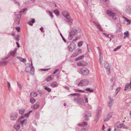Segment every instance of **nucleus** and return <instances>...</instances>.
I'll list each match as a JSON object with an SVG mask.
<instances>
[{
  "label": "nucleus",
  "mask_w": 131,
  "mask_h": 131,
  "mask_svg": "<svg viewBox=\"0 0 131 131\" xmlns=\"http://www.w3.org/2000/svg\"><path fill=\"white\" fill-rule=\"evenodd\" d=\"M70 96H77V98H75L73 99V101L74 102H75L79 104H82V103L84 102L83 100L80 98H79L80 96V95L77 93H75L74 94H70L69 95Z\"/></svg>",
  "instance_id": "obj_1"
},
{
  "label": "nucleus",
  "mask_w": 131,
  "mask_h": 131,
  "mask_svg": "<svg viewBox=\"0 0 131 131\" xmlns=\"http://www.w3.org/2000/svg\"><path fill=\"white\" fill-rule=\"evenodd\" d=\"M89 83V81L86 79H83L81 80L78 84L79 86H83L87 85Z\"/></svg>",
  "instance_id": "obj_2"
},
{
  "label": "nucleus",
  "mask_w": 131,
  "mask_h": 131,
  "mask_svg": "<svg viewBox=\"0 0 131 131\" xmlns=\"http://www.w3.org/2000/svg\"><path fill=\"white\" fill-rule=\"evenodd\" d=\"M77 32V30L76 29H73L71 30L69 33L68 39L70 40H72L73 38L74 35H75Z\"/></svg>",
  "instance_id": "obj_3"
},
{
  "label": "nucleus",
  "mask_w": 131,
  "mask_h": 131,
  "mask_svg": "<svg viewBox=\"0 0 131 131\" xmlns=\"http://www.w3.org/2000/svg\"><path fill=\"white\" fill-rule=\"evenodd\" d=\"M106 14L108 16L112 17V18L114 20L116 19V17H115L116 14L112 11L110 10H106Z\"/></svg>",
  "instance_id": "obj_4"
},
{
  "label": "nucleus",
  "mask_w": 131,
  "mask_h": 131,
  "mask_svg": "<svg viewBox=\"0 0 131 131\" xmlns=\"http://www.w3.org/2000/svg\"><path fill=\"white\" fill-rule=\"evenodd\" d=\"M75 45L74 42H71L68 47V50L70 52L73 51L75 49Z\"/></svg>",
  "instance_id": "obj_5"
},
{
  "label": "nucleus",
  "mask_w": 131,
  "mask_h": 131,
  "mask_svg": "<svg viewBox=\"0 0 131 131\" xmlns=\"http://www.w3.org/2000/svg\"><path fill=\"white\" fill-rule=\"evenodd\" d=\"M82 74L83 75L86 76L88 74L89 71L88 70L85 68H83L81 69Z\"/></svg>",
  "instance_id": "obj_6"
},
{
  "label": "nucleus",
  "mask_w": 131,
  "mask_h": 131,
  "mask_svg": "<svg viewBox=\"0 0 131 131\" xmlns=\"http://www.w3.org/2000/svg\"><path fill=\"white\" fill-rule=\"evenodd\" d=\"M104 67L106 70L107 74L108 75H110L111 73V72L110 71V66L109 65L108 63L107 62H105L104 63Z\"/></svg>",
  "instance_id": "obj_7"
},
{
  "label": "nucleus",
  "mask_w": 131,
  "mask_h": 131,
  "mask_svg": "<svg viewBox=\"0 0 131 131\" xmlns=\"http://www.w3.org/2000/svg\"><path fill=\"white\" fill-rule=\"evenodd\" d=\"M18 114L16 112H14L10 114V118L12 121L16 120Z\"/></svg>",
  "instance_id": "obj_8"
},
{
  "label": "nucleus",
  "mask_w": 131,
  "mask_h": 131,
  "mask_svg": "<svg viewBox=\"0 0 131 131\" xmlns=\"http://www.w3.org/2000/svg\"><path fill=\"white\" fill-rule=\"evenodd\" d=\"M21 15L20 14H17L16 15L15 20L14 23L16 24H19L20 23V20Z\"/></svg>",
  "instance_id": "obj_9"
},
{
  "label": "nucleus",
  "mask_w": 131,
  "mask_h": 131,
  "mask_svg": "<svg viewBox=\"0 0 131 131\" xmlns=\"http://www.w3.org/2000/svg\"><path fill=\"white\" fill-rule=\"evenodd\" d=\"M91 115V113L89 111H86L84 113V117L86 121H88V117H90Z\"/></svg>",
  "instance_id": "obj_10"
},
{
  "label": "nucleus",
  "mask_w": 131,
  "mask_h": 131,
  "mask_svg": "<svg viewBox=\"0 0 131 131\" xmlns=\"http://www.w3.org/2000/svg\"><path fill=\"white\" fill-rule=\"evenodd\" d=\"M82 50L81 49H78L74 52V54L75 55L71 56V57H73L78 56L79 54L81 53Z\"/></svg>",
  "instance_id": "obj_11"
},
{
  "label": "nucleus",
  "mask_w": 131,
  "mask_h": 131,
  "mask_svg": "<svg viewBox=\"0 0 131 131\" xmlns=\"http://www.w3.org/2000/svg\"><path fill=\"white\" fill-rule=\"evenodd\" d=\"M110 96H109L108 97L110 101L107 103L108 106L110 107V108H111V107L114 101V100L113 99L110 98Z\"/></svg>",
  "instance_id": "obj_12"
},
{
  "label": "nucleus",
  "mask_w": 131,
  "mask_h": 131,
  "mask_svg": "<svg viewBox=\"0 0 131 131\" xmlns=\"http://www.w3.org/2000/svg\"><path fill=\"white\" fill-rule=\"evenodd\" d=\"M39 103H37L36 104L32 105L31 106L32 109L35 110L39 107L40 106Z\"/></svg>",
  "instance_id": "obj_13"
},
{
  "label": "nucleus",
  "mask_w": 131,
  "mask_h": 131,
  "mask_svg": "<svg viewBox=\"0 0 131 131\" xmlns=\"http://www.w3.org/2000/svg\"><path fill=\"white\" fill-rule=\"evenodd\" d=\"M83 61H81L80 62H77V64L79 66H85L87 65V63L85 62V64H83Z\"/></svg>",
  "instance_id": "obj_14"
},
{
  "label": "nucleus",
  "mask_w": 131,
  "mask_h": 131,
  "mask_svg": "<svg viewBox=\"0 0 131 131\" xmlns=\"http://www.w3.org/2000/svg\"><path fill=\"white\" fill-rule=\"evenodd\" d=\"M112 117L111 115V114H108L107 116L105 117L104 119V122L107 121L110 119V117Z\"/></svg>",
  "instance_id": "obj_15"
},
{
  "label": "nucleus",
  "mask_w": 131,
  "mask_h": 131,
  "mask_svg": "<svg viewBox=\"0 0 131 131\" xmlns=\"http://www.w3.org/2000/svg\"><path fill=\"white\" fill-rule=\"evenodd\" d=\"M131 10V6H127L126 8L125 11L126 13L129 14L130 13Z\"/></svg>",
  "instance_id": "obj_16"
},
{
  "label": "nucleus",
  "mask_w": 131,
  "mask_h": 131,
  "mask_svg": "<svg viewBox=\"0 0 131 131\" xmlns=\"http://www.w3.org/2000/svg\"><path fill=\"white\" fill-rule=\"evenodd\" d=\"M93 23L95 24L97 27L101 31H102L103 29H102L101 26L100 24L99 23H96L94 21L93 22Z\"/></svg>",
  "instance_id": "obj_17"
},
{
  "label": "nucleus",
  "mask_w": 131,
  "mask_h": 131,
  "mask_svg": "<svg viewBox=\"0 0 131 131\" xmlns=\"http://www.w3.org/2000/svg\"><path fill=\"white\" fill-rule=\"evenodd\" d=\"M31 68L30 69V74L31 75H33L34 74V68L33 67L32 64V61L31 62Z\"/></svg>",
  "instance_id": "obj_18"
},
{
  "label": "nucleus",
  "mask_w": 131,
  "mask_h": 131,
  "mask_svg": "<svg viewBox=\"0 0 131 131\" xmlns=\"http://www.w3.org/2000/svg\"><path fill=\"white\" fill-rule=\"evenodd\" d=\"M62 15L65 17H68L69 15L68 14V12L66 11H63L62 12Z\"/></svg>",
  "instance_id": "obj_19"
},
{
  "label": "nucleus",
  "mask_w": 131,
  "mask_h": 131,
  "mask_svg": "<svg viewBox=\"0 0 131 131\" xmlns=\"http://www.w3.org/2000/svg\"><path fill=\"white\" fill-rule=\"evenodd\" d=\"M14 128L16 130H18L20 127V125L19 124H16L14 125Z\"/></svg>",
  "instance_id": "obj_20"
},
{
  "label": "nucleus",
  "mask_w": 131,
  "mask_h": 131,
  "mask_svg": "<svg viewBox=\"0 0 131 131\" xmlns=\"http://www.w3.org/2000/svg\"><path fill=\"white\" fill-rule=\"evenodd\" d=\"M30 96L33 98L36 96L37 95V93L33 92L30 93Z\"/></svg>",
  "instance_id": "obj_21"
},
{
  "label": "nucleus",
  "mask_w": 131,
  "mask_h": 131,
  "mask_svg": "<svg viewBox=\"0 0 131 131\" xmlns=\"http://www.w3.org/2000/svg\"><path fill=\"white\" fill-rule=\"evenodd\" d=\"M35 22V19H31V21H29L28 23V24L30 26H32L33 24Z\"/></svg>",
  "instance_id": "obj_22"
},
{
  "label": "nucleus",
  "mask_w": 131,
  "mask_h": 131,
  "mask_svg": "<svg viewBox=\"0 0 131 131\" xmlns=\"http://www.w3.org/2000/svg\"><path fill=\"white\" fill-rule=\"evenodd\" d=\"M58 85V84L56 82H53L51 84V86L53 88L56 87Z\"/></svg>",
  "instance_id": "obj_23"
},
{
  "label": "nucleus",
  "mask_w": 131,
  "mask_h": 131,
  "mask_svg": "<svg viewBox=\"0 0 131 131\" xmlns=\"http://www.w3.org/2000/svg\"><path fill=\"white\" fill-rule=\"evenodd\" d=\"M17 58L20 61L23 62H24L26 61V59L22 58L20 57H17Z\"/></svg>",
  "instance_id": "obj_24"
},
{
  "label": "nucleus",
  "mask_w": 131,
  "mask_h": 131,
  "mask_svg": "<svg viewBox=\"0 0 131 131\" xmlns=\"http://www.w3.org/2000/svg\"><path fill=\"white\" fill-rule=\"evenodd\" d=\"M124 39H126L127 38L129 37V34L128 31L125 32L124 33Z\"/></svg>",
  "instance_id": "obj_25"
},
{
  "label": "nucleus",
  "mask_w": 131,
  "mask_h": 131,
  "mask_svg": "<svg viewBox=\"0 0 131 131\" xmlns=\"http://www.w3.org/2000/svg\"><path fill=\"white\" fill-rule=\"evenodd\" d=\"M129 86H130V85L129 83H127L125 85L124 90L125 91H126L127 90Z\"/></svg>",
  "instance_id": "obj_26"
},
{
  "label": "nucleus",
  "mask_w": 131,
  "mask_h": 131,
  "mask_svg": "<svg viewBox=\"0 0 131 131\" xmlns=\"http://www.w3.org/2000/svg\"><path fill=\"white\" fill-rule=\"evenodd\" d=\"M102 3H103L104 5H105L106 6H107V5L108 4V1L107 0H102Z\"/></svg>",
  "instance_id": "obj_27"
},
{
  "label": "nucleus",
  "mask_w": 131,
  "mask_h": 131,
  "mask_svg": "<svg viewBox=\"0 0 131 131\" xmlns=\"http://www.w3.org/2000/svg\"><path fill=\"white\" fill-rule=\"evenodd\" d=\"M54 13L57 16H58L59 15V12L57 9H56L54 10Z\"/></svg>",
  "instance_id": "obj_28"
},
{
  "label": "nucleus",
  "mask_w": 131,
  "mask_h": 131,
  "mask_svg": "<svg viewBox=\"0 0 131 131\" xmlns=\"http://www.w3.org/2000/svg\"><path fill=\"white\" fill-rule=\"evenodd\" d=\"M31 68L30 66H27L26 67L25 69V71L27 72H29Z\"/></svg>",
  "instance_id": "obj_29"
},
{
  "label": "nucleus",
  "mask_w": 131,
  "mask_h": 131,
  "mask_svg": "<svg viewBox=\"0 0 131 131\" xmlns=\"http://www.w3.org/2000/svg\"><path fill=\"white\" fill-rule=\"evenodd\" d=\"M119 125H116L114 126V130L115 131H117L118 130V128H119Z\"/></svg>",
  "instance_id": "obj_30"
},
{
  "label": "nucleus",
  "mask_w": 131,
  "mask_h": 131,
  "mask_svg": "<svg viewBox=\"0 0 131 131\" xmlns=\"http://www.w3.org/2000/svg\"><path fill=\"white\" fill-rule=\"evenodd\" d=\"M52 79L51 76H49L46 79V81H48L51 80Z\"/></svg>",
  "instance_id": "obj_31"
},
{
  "label": "nucleus",
  "mask_w": 131,
  "mask_h": 131,
  "mask_svg": "<svg viewBox=\"0 0 131 131\" xmlns=\"http://www.w3.org/2000/svg\"><path fill=\"white\" fill-rule=\"evenodd\" d=\"M35 99H34L32 97L30 99V103L32 104H33L35 102Z\"/></svg>",
  "instance_id": "obj_32"
},
{
  "label": "nucleus",
  "mask_w": 131,
  "mask_h": 131,
  "mask_svg": "<svg viewBox=\"0 0 131 131\" xmlns=\"http://www.w3.org/2000/svg\"><path fill=\"white\" fill-rule=\"evenodd\" d=\"M84 57V55H83L82 56H81L78 58H77L76 59V60L78 61L79 60L82 59Z\"/></svg>",
  "instance_id": "obj_33"
},
{
  "label": "nucleus",
  "mask_w": 131,
  "mask_h": 131,
  "mask_svg": "<svg viewBox=\"0 0 131 131\" xmlns=\"http://www.w3.org/2000/svg\"><path fill=\"white\" fill-rule=\"evenodd\" d=\"M16 49L15 51H12L10 53V55L12 56L13 57H14L15 53L16 51Z\"/></svg>",
  "instance_id": "obj_34"
},
{
  "label": "nucleus",
  "mask_w": 131,
  "mask_h": 131,
  "mask_svg": "<svg viewBox=\"0 0 131 131\" xmlns=\"http://www.w3.org/2000/svg\"><path fill=\"white\" fill-rule=\"evenodd\" d=\"M45 89L48 92H50L51 91V89L48 87H45Z\"/></svg>",
  "instance_id": "obj_35"
},
{
  "label": "nucleus",
  "mask_w": 131,
  "mask_h": 131,
  "mask_svg": "<svg viewBox=\"0 0 131 131\" xmlns=\"http://www.w3.org/2000/svg\"><path fill=\"white\" fill-rule=\"evenodd\" d=\"M121 87H118L116 89V93L117 94L118 92L120 91L121 89Z\"/></svg>",
  "instance_id": "obj_36"
},
{
  "label": "nucleus",
  "mask_w": 131,
  "mask_h": 131,
  "mask_svg": "<svg viewBox=\"0 0 131 131\" xmlns=\"http://www.w3.org/2000/svg\"><path fill=\"white\" fill-rule=\"evenodd\" d=\"M65 18L67 19L68 21L70 23H72V20L70 19L69 16L68 17H65Z\"/></svg>",
  "instance_id": "obj_37"
},
{
  "label": "nucleus",
  "mask_w": 131,
  "mask_h": 131,
  "mask_svg": "<svg viewBox=\"0 0 131 131\" xmlns=\"http://www.w3.org/2000/svg\"><path fill=\"white\" fill-rule=\"evenodd\" d=\"M119 122H118L117 123V124H119V128H122V127H123V126L124 125V124L122 123V124H119Z\"/></svg>",
  "instance_id": "obj_38"
},
{
  "label": "nucleus",
  "mask_w": 131,
  "mask_h": 131,
  "mask_svg": "<svg viewBox=\"0 0 131 131\" xmlns=\"http://www.w3.org/2000/svg\"><path fill=\"white\" fill-rule=\"evenodd\" d=\"M85 90L87 91H89L91 92H93V89H91L90 88H88L85 89Z\"/></svg>",
  "instance_id": "obj_39"
},
{
  "label": "nucleus",
  "mask_w": 131,
  "mask_h": 131,
  "mask_svg": "<svg viewBox=\"0 0 131 131\" xmlns=\"http://www.w3.org/2000/svg\"><path fill=\"white\" fill-rule=\"evenodd\" d=\"M121 47V45H120V46H118L115 49H114L113 51H116V50H118V49H120Z\"/></svg>",
  "instance_id": "obj_40"
},
{
  "label": "nucleus",
  "mask_w": 131,
  "mask_h": 131,
  "mask_svg": "<svg viewBox=\"0 0 131 131\" xmlns=\"http://www.w3.org/2000/svg\"><path fill=\"white\" fill-rule=\"evenodd\" d=\"M7 63H8V61H2L0 62V64H1L2 65L5 64Z\"/></svg>",
  "instance_id": "obj_41"
},
{
  "label": "nucleus",
  "mask_w": 131,
  "mask_h": 131,
  "mask_svg": "<svg viewBox=\"0 0 131 131\" xmlns=\"http://www.w3.org/2000/svg\"><path fill=\"white\" fill-rule=\"evenodd\" d=\"M99 114L97 113V114L96 115V116L95 117V121H96V122H97L98 121L99 119Z\"/></svg>",
  "instance_id": "obj_42"
},
{
  "label": "nucleus",
  "mask_w": 131,
  "mask_h": 131,
  "mask_svg": "<svg viewBox=\"0 0 131 131\" xmlns=\"http://www.w3.org/2000/svg\"><path fill=\"white\" fill-rule=\"evenodd\" d=\"M25 111L24 109L19 110V113L21 114H23L24 113Z\"/></svg>",
  "instance_id": "obj_43"
},
{
  "label": "nucleus",
  "mask_w": 131,
  "mask_h": 131,
  "mask_svg": "<svg viewBox=\"0 0 131 131\" xmlns=\"http://www.w3.org/2000/svg\"><path fill=\"white\" fill-rule=\"evenodd\" d=\"M26 9H27L26 8H23L19 12L24 13L25 11H26Z\"/></svg>",
  "instance_id": "obj_44"
},
{
  "label": "nucleus",
  "mask_w": 131,
  "mask_h": 131,
  "mask_svg": "<svg viewBox=\"0 0 131 131\" xmlns=\"http://www.w3.org/2000/svg\"><path fill=\"white\" fill-rule=\"evenodd\" d=\"M87 47L88 49V50L89 52H90V50H91V47L90 45L88 44H87Z\"/></svg>",
  "instance_id": "obj_45"
},
{
  "label": "nucleus",
  "mask_w": 131,
  "mask_h": 131,
  "mask_svg": "<svg viewBox=\"0 0 131 131\" xmlns=\"http://www.w3.org/2000/svg\"><path fill=\"white\" fill-rule=\"evenodd\" d=\"M82 126H86L87 125V123L85 122H83L81 123Z\"/></svg>",
  "instance_id": "obj_46"
},
{
  "label": "nucleus",
  "mask_w": 131,
  "mask_h": 131,
  "mask_svg": "<svg viewBox=\"0 0 131 131\" xmlns=\"http://www.w3.org/2000/svg\"><path fill=\"white\" fill-rule=\"evenodd\" d=\"M60 35L61 37H62L63 40V41H64V42H66V40L63 37V36L62 35V34L61 33H60Z\"/></svg>",
  "instance_id": "obj_47"
},
{
  "label": "nucleus",
  "mask_w": 131,
  "mask_h": 131,
  "mask_svg": "<svg viewBox=\"0 0 131 131\" xmlns=\"http://www.w3.org/2000/svg\"><path fill=\"white\" fill-rule=\"evenodd\" d=\"M76 90L77 91L79 92H82V93H83L84 92V91L83 90H81L79 89H76Z\"/></svg>",
  "instance_id": "obj_48"
},
{
  "label": "nucleus",
  "mask_w": 131,
  "mask_h": 131,
  "mask_svg": "<svg viewBox=\"0 0 131 131\" xmlns=\"http://www.w3.org/2000/svg\"><path fill=\"white\" fill-rule=\"evenodd\" d=\"M27 121L26 119H25L22 121H20V123L22 125H23V123L25 122H26Z\"/></svg>",
  "instance_id": "obj_49"
},
{
  "label": "nucleus",
  "mask_w": 131,
  "mask_h": 131,
  "mask_svg": "<svg viewBox=\"0 0 131 131\" xmlns=\"http://www.w3.org/2000/svg\"><path fill=\"white\" fill-rule=\"evenodd\" d=\"M49 15L51 17H53V15L52 13L50 11H49Z\"/></svg>",
  "instance_id": "obj_50"
},
{
  "label": "nucleus",
  "mask_w": 131,
  "mask_h": 131,
  "mask_svg": "<svg viewBox=\"0 0 131 131\" xmlns=\"http://www.w3.org/2000/svg\"><path fill=\"white\" fill-rule=\"evenodd\" d=\"M101 108L100 107H99L98 108V112L97 113L99 114L101 112Z\"/></svg>",
  "instance_id": "obj_51"
},
{
  "label": "nucleus",
  "mask_w": 131,
  "mask_h": 131,
  "mask_svg": "<svg viewBox=\"0 0 131 131\" xmlns=\"http://www.w3.org/2000/svg\"><path fill=\"white\" fill-rule=\"evenodd\" d=\"M7 85L8 86V90H10V83L8 82H7Z\"/></svg>",
  "instance_id": "obj_52"
},
{
  "label": "nucleus",
  "mask_w": 131,
  "mask_h": 131,
  "mask_svg": "<svg viewBox=\"0 0 131 131\" xmlns=\"http://www.w3.org/2000/svg\"><path fill=\"white\" fill-rule=\"evenodd\" d=\"M19 35H17V37L15 38V39L17 40V41H19Z\"/></svg>",
  "instance_id": "obj_53"
},
{
  "label": "nucleus",
  "mask_w": 131,
  "mask_h": 131,
  "mask_svg": "<svg viewBox=\"0 0 131 131\" xmlns=\"http://www.w3.org/2000/svg\"><path fill=\"white\" fill-rule=\"evenodd\" d=\"M78 45L79 47L81 46L82 45V43L81 42H79L78 43Z\"/></svg>",
  "instance_id": "obj_54"
},
{
  "label": "nucleus",
  "mask_w": 131,
  "mask_h": 131,
  "mask_svg": "<svg viewBox=\"0 0 131 131\" xmlns=\"http://www.w3.org/2000/svg\"><path fill=\"white\" fill-rule=\"evenodd\" d=\"M15 28L18 31V32H19L20 31V28L19 27H16Z\"/></svg>",
  "instance_id": "obj_55"
},
{
  "label": "nucleus",
  "mask_w": 131,
  "mask_h": 131,
  "mask_svg": "<svg viewBox=\"0 0 131 131\" xmlns=\"http://www.w3.org/2000/svg\"><path fill=\"white\" fill-rule=\"evenodd\" d=\"M50 69V68L42 69V70L43 71H47Z\"/></svg>",
  "instance_id": "obj_56"
},
{
  "label": "nucleus",
  "mask_w": 131,
  "mask_h": 131,
  "mask_svg": "<svg viewBox=\"0 0 131 131\" xmlns=\"http://www.w3.org/2000/svg\"><path fill=\"white\" fill-rule=\"evenodd\" d=\"M58 69H56V70L53 72V74H55L56 73H57L58 71Z\"/></svg>",
  "instance_id": "obj_57"
},
{
  "label": "nucleus",
  "mask_w": 131,
  "mask_h": 131,
  "mask_svg": "<svg viewBox=\"0 0 131 131\" xmlns=\"http://www.w3.org/2000/svg\"><path fill=\"white\" fill-rule=\"evenodd\" d=\"M17 84H18V87L20 88H21V85L20 84H18V82H17Z\"/></svg>",
  "instance_id": "obj_58"
},
{
  "label": "nucleus",
  "mask_w": 131,
  "mask_h": 131,
  "mask_svg": "<svg viewBox=\"0 0 131 131\" xmlns=\"http://www.w3.org/2000/svg\"><path fill=\"white\" fill-rule=\"evenodd\" d=\"M123 127L124 128L126 129H127L128 128V127L127 126L125 125L124 124Z\"/></svg>",
  "instance_id": "obj_59"
},
{
  "label": "nucleus",
  "mask_w": 131,
  "mask_h": 131,
  "mask_svg": "<svg viewBox=\"0 0 131 131\" xmlns=\"http://www.w3.org/2000/svg\"><path fill=\"white\" fill-rule=\"evenodd\" d=\"M125 18V20L127 22H129V24H130V22H129L130 20L126 18Z\"/></svg>",
  "instance_id": "obj_60"
},
{
  "label": "nucleus",
  "mask_w": 131,
  "mask_h": 131,
  "mask_svg": "<svg viewBox=\"0 0 131 131\" xmlns=\"http://www.w3.org/2000/svg\"><path fill=\"white\" fill-rule=\"evenodd\" d=\"M103 59V58H102V56H101V57L100 58L99 60L100 61V62H101L102 61Z\"/></svg>",
  "instance_id": "obj_61"
},
{
  "label": "nucleus",
  "mask_w": 131,
  "mask_h": 131,
  "mask_svg": "<svg viewBox=\"0 0 131 131\" xmlns=\"http://www.w3.org/2000/svg\"><path fill=\"white\" fill-rule=\"evenodd\" d=\"M97 49H98V50H99V53H101V50H100V48L99 47H97Z\"/></svg>",
  "instance_id": "obj_62"
},
{
  "label": "nucleus",
  "mask_w": 131,
  "mask_h": 131,
  "mask_svg": "<svg viewBox=\"0 0 131 131\" xmlns=\"http://www.w3.org/2000/svg\"><path fill=\"white\" fill-rule=\"evenodd\" d=\"M65 88L66 89H67V90H69V87H68L67 86H65Z\"/></svg>",
  "instance_id": "obj_63"
},
{
  "label": "nucleus",
  "mask_w": 131,
  "mask_h": 131,
  "mask_svg": "<svg viewBox=\"0 0 131 131\" xmlns=\"http://www.w3.org/2000/svg\"><path fill=\"white\" fill-rule=\"evenodd\" d=\"M40 30L42 32L43 31V27H41L40 28Z\"/></svg>",
  "instance_id": "obj_64"
}]
</instances>
